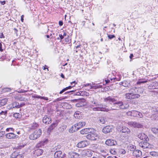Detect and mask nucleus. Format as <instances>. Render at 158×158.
<instances>
[{"label": "nucleus", "mask_w": 158, "mask_h": 158, "mask_svg": "<svg viewBox=\"0 0 158 158\" xmlns=\"http://www.w3.org/2000/svg\"><path fill=\"white\" fill-rule=\"evenodd\" d=\"M12 107L14 108L16 107L17 108H20L21 106L20 105H19V103L17 102H15L12 103Z\"/></svg>", "instance_id": "nucleus-30"}, {"label": "nucleus", "mask_w": 158, "mask_h": 158, "mask_svg": "<svg viewBox=\"0 0 158 158\" xmlns=\"http://www.w3.org/2000/svg\"><path fill=\"white\" fill-rule=\"evenodd\" d=\"M147 82V81H143L140 80L137 82V84H140L141 83H144Z\"/></svg>", "instance_id": "nucleus-40"}, {"label": "nucleus", "mask_w": 158, "mask_h": 158, "mask_svg": "<svg viewBox=\"0 0 158 158\" xmlns=\"http://www.w3.org/2000/svg\"><path fill=\"white\" fill-rule=\"evenodd\" d=\"M84 85L85 86H87L89 85H90V89H93V87H94V86H92V85L90 83H88L87 84H86L85 85Z\"/></svg>", "instance_id": "nucleus-43"}, {"label": "nucleus", "mask_w": 158, "mask_h": 158, "mask_svg": "<svg viewBox=\"0 0 158 158\" xmlns=\"http://www.w3.org/2000/svg\"><path fill=\"white\" fill-rule=\"evenodd\" d=\"M65 41L66 42H68L69 41V39L68 37L65 38Z\"/></svg>", "instance_id": "nucleus-56"}, {"label": "nucleus", "mask_w": 158, "mask_h": 158, "mask_svg": "<svg viewBox=\"0 0 158 158\" xmlns=\"http://www.w3.org/2000/svg\"><path fill=\"white\" fill-rule=\"evenodd\" d=\"M0 37L1 38H4V36L3 34L2 33L0 35Z\"/></svg>", "instance_id": "nucleus-61"}, {"label": "nucleus", "mask_w": 158, "mask_h": 158, "mask_svg": "<svg viewBox=\"0 0 158 158\" xmlns=\"http://www.w3.org/2000/svg\"><path fill=\"white\" fill-rule=\"evenodd\" d=\"M139 146L141 149L146 151L147 149H151L153 147V146L147 142H141L139 143Z\"/></svg>", "instance_id": "nucleus-2"}, {"label": "nucleus", "mask_w": 158, "mask_h": 158, "mask_svg": "<svg viewBox=\"0 0 158 158\" xmlns=\"http://www.w3.org/2000/svg\"><path fill=\"white\" fill-rule=\"evenodd\" d=\"M61 151L56 152L54 155V158H64Z\"/></svg>", "instance_id": "nucleus-19"}, {"label": "nucleus", "mask_w": 158, "mask_h": 158, "mask_svg": "<svg viewBox=\"0 0 158 158\" xmlns=\"http://www.w3.org/2000/svg\"><path fill=\"white\" fill-rule=\"evenodd\" d=\"M131 113L133 116L137 117L140 118L143 117V115L141 113L136 110H132Z\"/></svg>", "instance_id": "nucleus-12"}, {"label": "nucleus", "mask_w": 158, "mask_h": 158, "mask_svg": "<svg viewBox=\"0 0 158 158\" xmlns=\"http://www.w3.org/2000/svg\"><path fill=\"white\" fill-rule=\"evenodd\" d=\"M142 89H142L141 88H138V91L140 92V93H143V91L142 90Z\"/></svg>", "instance_id": "nucleus-55"}, {"label": "nucleus", "mask_w": 158, "mask_h": 158, "mask_svg": "<svg viewBox=\"0 0 158 158\" xmlns=\"http://www.w3.org/2000/svg\"><path fill=\"white\" fill-rule=\"evenodd\" d=\"M73 87V86H68V87H67L65 88L66 89V90H67V89H71V88H72Z\"/></svg>", "instance_id": "nucleus-60"}, {"label": "nucleus", "mask_w": 158, "mask_h": 158, "mask_svg": "<svg viewBox=\"0 0 158 158\" xmlns=\"http://www.w3.org/2000/svg\"><path fill=\"white\" fill-rule=\"evenodd\" d=\"M148 88L149 89H154L158 88V82H154L152 83L148 86Z\"/></svg>", "instance_id": "nucleus-15"}, {"label": "nucleus", "mask_w": 158, "mask_h": 158, "mask_svg": "<svg viewBox=\"0 0 158 158\" xmlns=\"http://www.w3.org/2000/svg\"><path fill=\"white\" fill-rule=\"evenodd\" d=\"M92 154V151L89 149L83 150L81 152V155L83 157L85 156L89 157L91 156Z\"/></svg>", "instance_id": "nucleus-7"}, {"label": "nucleus", "mask_w": 158, "mask_h": 158, "mask_svg": "<svg viewBox=\"0 0 158 158\" xmlns=\"http://www.w3.org/2000/svg\"><path fill=\"white\" fill-rule=\"evenodd\" d=\"M128 149L131 151L134 152L135 150L136 147L132 145H130L128 146Z\"/></svg>", "instance_id": "nucleus-27"}, {"label": "nucleus", "mask_w": 158, "mask_h": 158, "mask_svg": "<svg viewBox=\"0 0 158 158\" xmlns=\"http://www.w3.org/2000/svg\"><path fill=\"white\" fill-rule=\"evenodd\" d=\"M101 108H100V107H98V106H97V107L93 108V110L94 111H100V110H101L100 109Z\"/></svg>", "instance_id": "nucleus-41"}, {"label": "nucleus", "mask_w": 158, "mask_h": 158, "mask_svg": "<svg viewBox=\"0 0 158 158\" xmlns=\"http://www.w3.org/2000/svg\"><path fill=\"white\" fill-rule=\"evenodd\" d=\"M150 154L152 156H158L157 153L155 152H150Z\"/></svg>", "instance_id": "nucleus-35"}, {"label": "nucleus", "mask_w": 158, "mask_h": 158, "mask_svg": "<svg viewBox=\"0 0 158 158\" xmlns=\"http://www.w3.org/2000/svg\"><path fill=\"white\" fill-rule=\"evenodd\" d=\"M119 152L120 153L122 154H124L126 153L125 150L123 149H120L119 150Z\"/></svg>", "instance_id": "nucleus-36"}, {"label": "nucleus", "mask_w": 158, "mask_h": 158, "mask_svg": "<svg viewBox=\"0 0 158 158\" xmlns=\"http://www.w3.org/2000/svg\"><path fill=\"white\" fill-rule=\"evenodd\" d=\"M40 98L41 99H44V100H48V98L47 97H46L41 96L40 97Z\"/></svg>", "instance_id": "nucleus-50"}, {"label": "nucleus", "mask_w": 158, "mask_h": 158, "mask_svg": "<svg viewBox=\"0 0 158 158\" xmlns=\"http://www.w3.org/2000/svg\"><path fill=\"white\" fill-rule=\"evenodd\" d=\"M87 139L92 140H97L99 138L98 135L95 133H91L88 134L86 136Z\"/></svg>", "instance_id": "nucleus-5"}, {"label": "nucleus", "mask_w": 158, "mask_h": 158, "mask_svg": "<svg viewBox=\"0 0 158 158\" xmlns=\"http://www.w3.org/2000/svg\"><path fill=\"white\" fill-rule=\"evenodd\" d=\"M66 125H63L59 128V130L60 131L63 132L66 129Z\"/></svg>", "instance_id": "nucleus-31"}, {"label": "nucleus", "mask_w": 158, "mask_h": 158, "mask_svg": "<svg viewBox=\"0 0 158 158\" xmlns=\"http://www.w3.org/2000/svg\"><path fill=\"white\" fill-rule=\"evenodd\" d=\"M122 129H120L119 130L121 131L123 133H129L130 131L129 129L128 128L125 127H122Z\"/></svg>", "instance_id": "nucleus-23"}, {"label": "nucleus", "mask_w": 158, "mask_h": 158, "mask_svg": "<svg viewBox=\"0 0 158 158\" xmlns=\"http://www.w3.org/2000/svg\"><path fill=\"white\" fill-rule=\"evenodd\" d=\"M71 155L72 157L73 158H79L80 156V155L79 154L74 152L71 153Z\"/></svg>", "instance_id": "nucleus-28"}, {"label": "nucleus", "mask_w": 158, "mask_h": 158, "mask_svg": "<svg viewBox=\"0 0 158 158\" xmlns=\"http://www.w3.org/2000/svg\"><path fill=\"white\" fill-rule=\"evenodd\" d=\"M20 115V114L19 113H14L13 116L14 117H15V118H18Z\"/></svg>", "instance_id": "nucleus-38"}, {"label": "nucleus", "mask_w": 158, "mask_h": 158, "mask_svg": "<svg viewBox=\"0 0 158 158\" xmlns=\"http://www.w3.org/2000/svg\"><path fill=\"white\" fill-rule=\"evenodd\" d=\"M113 130V127L111 126H107L104 127L102 130L103 132L106 134L112 131Z\"/></svg>", "instance_id": "nucleus-10"}, {"label": "nucleus", "mask_w": 158, "mask_h": 158, "mask_svg": "<svg viewBox=\"0 0 158 158\" xmlns=\"http://www.w3.org/2000/svg\"><path fill=\"white\" fill-rule=\"evenodd\" d=\"M74 116L77 119H81L82 118L81 113L79 111H76Z\"/></svg>", "instance_id": "nucleus-22"}, {"label": "nucleus", "mask_w": 158, "mask_h": 158, "mask_svg": "<svg viewBox=\"0 0 158 158\" xmlns=\"http://www.w3.org/2000/svg\"><path fill=\"white\" fill-rule=\"evenodd\" d=\"M132 111L127 112V114L128 116H132Z\"/></svg>", "instance_id": "nucleus-49"}, {"label": "nucleus", "mask_w": 158, "mask_h": 158, "mask_svg": "<svg viewBox=\"0 0 158 158\" xmlns=\"http://www.w3.org/2000/svg\"><path fill=\"white\" fill-rule=\"evenodd\" d=\"M7 99L6 98H4L0 100V107L3 106L7 103Z\"/></svg>", "instance_id": "nucleus-25"}, {"label": "nucleus", "mask_w": 158, "mask_h": 158, "mask_svg": "<svg viewBox=\"0 0 158 158\" xmlns=\"http://www.w3.org/2000/svg\"><path fill=\"white\" fill-rule=\"evenodd\" d=\"M136 89V87H133V88H132L131 89H130V90H129V91H130V92H131V91H134L135 92V90Z\"/></svg>", "instance_id": "nucleus-48"}, {"label": "nucleus", "mask_w": 158, "mask_h": 158, "mask_svg": "<svg viewBox=\"0 0 158 158\" xmlns=\"http://www.w3.org/2000/svg\"><path fill=\"white\" fill-rule=\"evenodd\" d=\"M141 151L139 150H135L133 152V155L136 157H139L142 155Z\"/></svg>", "instance_id": "nucleus-18"}, {"label": "nucleus", "mask_w": 158, "mask_h": 158, "mask_svg": "<svg viewBox=\"0 0 158 158\" xmlns=\"http://www.w3.org/2000/svg\"><path fill=\"white\" fill-rule=\"evenodd\" d=\"M152 131L155 135H158V129L154 127L152 128Z\"/></svg>", "instance_id": "nucleus-32"}, {"label": "nucleus", "mask_w": 158, "mask_h": 158, "mask_svg": "<svg viewBox=\"0 0 158 158\" xmlns=\"http://www.w3.org/2000/svg\"><path fill=\"white\" fill-rule=\"evenodd\" d=\"M128 123L129 125L133 127L141 128H143V125L142 124L136 122H130Z\"/></svg>", "instance_id": "nucleus-6"}, {"label": "nucleus", "mask_w": 158, "mask_h": 158, "mask_svg": "<svg viewBox=\"0 0 158 158\" xmlns=\"http://www.w3.org/2000/svg\"><path fill=\"white\" fill-rule=\"evenodd\" d=\"M59 25L60 26H62L63 25V23L62 21H60L59 22Z\"/></svg>", "instance_id": "nucleus-57"}, {"label": "nucleus", "mask_w": 158, "mask_h": 158, "mask_svg": "<svg viewBox=\"0 0 158 158\" xmlns=\"http://www.w3.org/2000/svg\"><path fill=\"white\" fill-rule=\"evenodd\" d=\"M23 157L20 154L17 155L16 156V157L15 158H23Z\"/></svg>", "instance_id": "nucleus-51"}, {"label": "nucleus", "mask_w": 158, "mask_h": 158, "mask_svg": "<svg viewBox=\"0 0 158 158\" xmlns=\"http://www.w3.org/2000/svg\"><path fill=\"white\" fill-rule=\"evenodd\" d=\"M56 125L57 124L55 123H52L48 128V131H51L53 129Z\"/></svg>", "instance_id": "nucleus-29"}, {"label": "nucleus", "mask_w": 158, "mask_h": 158, "mask_svg": "<svg viewBox=\"0 0 158 158\" xmlns=\"http://www.w3.org/2000/svg\"><path fill=\"white\" fill-rule=\"evenodd\" d=\"M119 84L125 87H128L131 85L130 81H124L120 82Z\"/></svg>", "instance_id": "nucleus-20"}, {"label": "nucleus", "mask_w": 158, "mask_h": 158, "mask_svg": "<svg viewBox=\"0 0 158 158\" xmlns=\"http://www.w3.org/2000/svg\"><path fill=\"white\" fill-rule=\"evenodd\" d=\"M14 30L15 31V33L16 34V35H17V32H18V30L16 28H14Z\"/></svg>", "instance_id": "nucleus-62"}, {"label": "nucleus", "mask_w": 158, "mask_h": 158, "mask_svg": "<svg viewBox=\"0 0 158 158\" xmlns=\"http://www.w3.org/2000/svg\"><path fill=\"white\" fill-rule=\"evenodd\" d=\"M43 121L46 124H49L51 122V118L46 115L44 116L43 118Z\"/></svg>", "instance_id": "nucleus-14"}, {"label": "nucleus", "mask_w": 158, "mask_h": 158, "mask_svg": "<svg viewBox=\"0 0 158 158\" xmlns=\"http://www.w3.org/2000/svg\"><path fill=\"white\" fill-rule=\"evenodd\" d=\"M6 137L9 139H12L17 138L18 136L13 133H10L6 135Z\"/></svg>", "instance_id": "nucleus-16"}, {"label": "nucleus", "mask_w": 158, "mask_h": 158, "mask_svg": "<svg viewBox=\"0 0 158 158\" xmlns=\"http://www.w3.org/2000/svg\"><path fill=\"white\" fill-rule=\"evenodd\" d=\"M89 144L87 141H83L78 143L77 145V146L79 148H84Z\"/></svg>", "instance_id": "nucleus-9"}, {"label": "nucleus", "mask_w": 158, "mask_h": 158, "mask_svg": "<svg viewBox=\"0 0 158 158\" xmlns=\"http://www.w3.org/2000/svg\"><path fill=\"white\" fill-rule=\"evenodd\" d=\"M23 17H24L23 15H22L21 17V21L22 22H23Z\"/></svg>", "instance_id": "nucleus-64"}, {"label": "nucleus", "mask_w": 158, "mask_h": 158, "mask_svg": "<svg viewBox=\"0 0 158 158\" xmlns=\"http://www.w3.org/2000/svg\"><path fill=\"white\" fill-rule=\"evenodd\" d=\"M7 114V111L5 110V111H2L1 112H0V115H3L4 116H6Z\"/></svg>", "instance_id": "nucleus-37"}, {"label": "nucleus", "mask_w": 158, "mask_h": 158, "mask_svg": "<svg viewBox=\"0 0 158 158\" xmlns=\"http://www.w3.org/2000/svg\"><path fill=\"white\" fill-rule=\"evenodd\" d=\"M108 37L110 39H111L112 38L115 37L114 35H108Z\"/></svg>", "instance_id": "nucleus-44"}, {"label": "nucleus", "mask_w": 158, "mask_h": 158, "mask_svg": "<svg viewBox=\"0 0 158 158\" xmlns=\"http://www.w3.org/2000/svg\"><path fill=\"white\" fill-rule=\"evenodd\" d=\"M41 133V130L39 129L38 130L35 131L32 134H31L29 136V138L31 139H35L40 137Z\"/></svg>", "instance_id": "nucleus-3"}, {"label": "nucleus", "mask_w": 158, "mask_h": 158, "mask_svg": "<svg viewBox=\"0 0 158 158\" xmlns=\"http://www.w3.org/2000/svg\"><path fill=\"white\" fill-rule=\"evenodd\" d=\"M43 152V150L38 148L35 150L34 152V154L36 155L37 156L41 155Z\"/></svg>", "instance_id": "nucleus-21"}, {"label": "nucleus", "mask_w": 158, "mask_h": 158, "mask_svg": "<svg viewBox=\"0 0 158 158\" xmlns=\"http://www.w3.org/2000/svg\"><path fill=\"white\" fill-rule=\"evenodd\" d=\"M5 134V132L4 131H0V137H2Z\"/></svg>", "instance_id": "nucleus-45"}, {"label": "nucleus", "mask_w": 158, "mask_h": 158, "mask_svg": "<svg viewBox=\"0 0 158 158\" xmlns=\"http://www.w3.org/2000/svg\"><path fill=\"white\" fill-rule=\"evenodd\" d=\"M12 103L11 104H10V105H9L7 106V108L8 109H12V108H14V107H12Z\"/></svg>", "instance_id": "nucleus-47"}, {"label": "nucleus", "mask_w": 158, "mask_h": 158, "mask_svg": "<svg viewBox=\"0 0 158 158\" xmlns=\"http://www.w3.org/2000/svg\"><path fill=\"white\" fill-rule=\"evenodd\" d=\"M80 46H81L80 45H78L76 47V49H77V50H80L81 49Z\"/></svg>", "instance_id": "nucleus-52"}, {"label": "nucleus", "mask_w": 158, "mask_h": 158, "mask_svg": "<svg viewBox=\"0 0 158 158\" xmlns=\"http://www.w3.org/2000/svg\"><path fill=\"white\" fill-rule=\"evenodd\" d=\"M85 124L84 121L80 122L75 124L73 128L74 127L76 130H78L85 126Z\"/></svg>", "instance_id": "nucleus-8"}, {"label": "nucleus", "mask_w": 158, "mask_h": 158, "mask_svg": "<svg viewBox=\"0 0 158 158\" xmlns=\"http://www.w3.org/2000/svg\"><path fill=\"white\" fill-rule=\"evenodd\" d=\"M106 121V119L103 117H101L99 118L98 120V122L100 124H105Z\"/></svg>", "instance_id": "nucleus-26"}, {"label": "nucleus", "mask_w": 158, "mask_h": 158, "mask_svg": "<svg viewBox=\"0 0 158 158\" xmlns=\"http://www.w3.org/2000/svg\"><path fill=\"white\" fill-rule=\"evenodd\" d=\"M18 155L17 153L15 152H13L11 155V157L12 158H15L16 157V156Z\"/></svg>", "instance_id": "nucleus-39"}, {"label": "nucleus", "mask_w": 158, "mask_h": 158, "mask_svg": "<svg viewBox=\"0 0 158 158\" xmlns=\"http://www.w3.org/2000/svg\"><path fill=\"white\" fill-rule=\"evenodd\" d=\"M138 137L142 140L148 141L149 140L147 135L143 133H139L138 135Z\"/></svg>", "instance_id": "nucleus-11"}, {"label": "nucleus", "mask_w": 158, "mask_h": 158, "mask_svg": "<svg viewBox=\"0 0 158 158\" xmlns=\"http://www.w3.org/2000/svg\"><path fill=\"white\" fill-rule=\"evenodd\" d=\"M45 143V142H41L37 144L36 145V147H37L40 148L42 146H44V143Z\"/></svg>", "instance_id": "nucleus-34"}, {"label": "nucleus", "mask_w": 158, "mask_h": 158, "mask_svg": "<svg viewBox=\"0 0 158 158\" xmlns=\"http://www.w3.org/2000/svg\"><path fill=\"white\" fill-rule=\"evenodd\" d=\"M59 36H60L61 40L63 39L64 38L63 35H62L61 34L59 35Z\"/></svg>", "instance_id": "nucleus-59"}, {"label": "nucleus", "mask_w": 158, "mask_h": 158, "mask_svg": "<svg viewBox=\"0 0 158 158\" xmlns=\"http://www.w3.org/2000/svg\"><path fill=\"white\" fill-rule=\"evenodd\" d=\"M116 101V100L114 98L110 96L104 98V101L106 103H108L110 104H111V102L114 103L113 107H114L113 108H111L110 109L106 108L103 107L104 106L102 104H99L98 103L97 106H98V107H100V108H101L100 109H101L100 111H106L107 112L112 110H118L119 108L120 109H125L129 107V105H128L127 104H125V106L122 101H119L114 103Z\"/></svg>", "instance_id": "nucleus-1"}, {"label": "nucleus", "mask_w": 158, "mask_h": 158, "mask_svg": "<svg viewBox=\"0 0 158 158\" xmlns=\"http://www.w3.org/2000/svg\"><path fill=\"white\" fill-rule=\"evenodd\" d=\"M93 129L91 128H86L81 130L80 133L82 134H86L89 133H91Z\"/></svg>", "instance_id": "nucleus-17"}, {"label": "nucleus", "mask_w": 158, "mask_h": 158, "mask_svg": "<svg viewBox=\"0 0 158 158\" xmlns=\"http://www.w3.org/2000/svg\"><path fill=\"white\" fill-rule=\"evenodd\" d=\"M94 87H93L94 89H96L97 88H100L102 87V85H98L97 86H94Z\"/></svg>", "instance_id": "nucleus-46"}, {"label": "nucleus", "mask_w": 158, "mask_h": 158, "mask_svg": "<svg viewBox=\"0 0 158 158\" xmlns=\"http://www.w3.org/2000/svg\"><path fill=\"white\" fill-rule=\"evenodd\" d=\"M5 90L6 91H10V89L8 88H6L5 89Z\"/></svg>", "instance_id": "nucleus-58"}, {"label": "nucleus", "mask_w": 158, "mask_h": 158, "mask_svg": "<svg viewBox=\"0 0 158 158\" xmlns=\"http://www.w3.org/2000/svg\"><path fill=\"white\" fill-rule=\"evenodd\" d=\"M90 102L94 106H97L98 105V102L96 99H94L93 98H90Z\"/></svg>", "instance_id": "nucleus-24"}, {"label": "nucleus", "mask_w": 158, "mask_h": 158, "mask_svg": "<svg viewBox=\"0 0 158 158\" xmlns=\"http://www.w3.org/2000/svg\"><path fill=\"white\" fill-rule=\"evenodd\" d=\"M2 44L1 43H0V51L1 52H2L3 51V49H2Z\"/></svg>", "instance_id": "nucleus-63"}, {"label": "nucleus", "mask_w": 158, "mask_h": 158, "mask_svg": "<svg viewBox=\"0 0 158 158\" xmlns=\"http://www.w3.org/2000/svg\"><path fill=\"white\" fill-rule=\"evenodd\" d=\"M38 126V124L36 123H34L31 124V127L32 129H35Z\"/></svg>", "instance_id": "nucleus-33"}, {"label": "nucleus", "mask_w": 158, "mask_h": 158, "mask_svg": "<svg viewBox=\"0 0 158 158\" xmlns=\"http://www.w3.org/2000/svg\"><path fill=\"white\" fill-rule=\"evenodd\" d=\"M65 88L62 89L61 91H60V94H61L63 93L64 91L66 90V89Z\"/></svg>", "instance_id": "nucleus-54"}, {"label": "nucleus", "mask_w": 158, "mask_h": 158, "mask_svg": "<svg viewBox=\"0 0 158 158\" xmlns=\"http://www.w3.org/2000/svg\"><path fill=\"white\" fill-rule=\"evenodd\" d=\"M136 92L131 91V93H127L125 94V98L128 99H132L135 98H138L140 95L139 94H135Z\"/></svg>", "instance_id": "nucleus-4"}, {"label": "nucleus", "mask_w": 158, "mask_h": 158, "mask_svg": "<svg viewBox=\"0 0 158 158\" xmlns=\"http://www.w3.org/2000/svg\"><path fill=\"white\" fill-rule=\"evenodd\" d=\"M10 130L11 131H12L13 130V129L12 128H7L6 130V131H9V130Z\"/></svg>", "instance_id": "nucleus-53"}, {"label": "nucleus", "mask_w": 158, "mask_h": 158, "mask_svg": "<svg viewBox=\"0 0 158 158\" xmlns=\"http://www.w3.org/2000/svg\"><path fill=\"white\" fill-rule=\"evenodd\" d=\"M105 143L107 145L111 146L116 145L117 143L115 140L107 139Z\"/></svg>", "instance_id": "nucleus-13"}, {"label": "nucleus", "mask_w": 158, "mask_h": 158, "mask_svg": "<svg viewBox=\"0 0 158 158\" xmlns=\"http://www.w3.org/2000/svg\"><path fill=\"white\" fill-rule=\"evenodd\" d=\"M40 96H38L36 94H34L32 96V97L34 98H40Z\"/></svg>", "instance_id": "nucleus-42"}]
</instances>
